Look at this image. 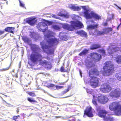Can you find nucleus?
Segmentation results:
<instances>
[{"label": "nucleus", "mask_w": 121, "mask_h": 121, "mask_svg": "<svg viewBox=\"0 0 121 121\" xmlns=\"http://www.w3.org/2000/svg\"><path fill=\"white\" fill-rule=\"evenodd\" d=\"M52 28L54 30H59L61 28L59 26L57 25H53Z\"/></svg>", "instance_id": "32"}, {"label": "nucleus", "mask_w": 121, "mask_h": 121, "mask_svg": "<svg viewBox=\"0 0 121 121\" xmlns=\"http://www.w3.org/2000/svg\"><path fill=\"white\" fill-rule=\"evenodd\" d=\"M96 31H97V33L96 35V36H99V35H104V33L103 31H100L97 30Z\"/></svg>", "instance_id": "34"}, {"label": "nucleus", "mask_w": 121, "mask_h": 121, "mask_svg": "<svg viewBox=\"0 0 121 121\" xmlns=\"http://www.w3.org/2000/svg\"><path fill=\"white\" fill-rule=\"evenodd\" d=\"M27 100L30 102L32 103L33 104L34 103H38V102L35 100L33 99L32 98H28L27 99Z\"/></svg>", "instance_id": "31"}, {"label": "nucleus", "mask_w": 121, "mask_h": 121, "mask_svg": "<svg viewBox=\"0 0 121 121\" xmlns=\"http://www.w3.org/2000/svg\"><path fill=\"white\" fill-rule=\"evenodd\" d=\"M58 15L62 17H64L66 18H68V16L66 14H62L61 13H59L58 14Z\"/></svg>", "instance_id": "37"}, {"label": "nucleus", "mask_w": 121, "mask_h": 121, "mask_svg": "<svg viewBox=\"0 0 121 121\" xmlns=\"http://www.w3.org/2000/svg\"><path fill=\"white\" fill-rule=\"evenodd\" d=\"M63 27L65 29L71 31L74 30L75 29L74 26L72 24L71 25L64 24L63 25Z\"/></svg>", "instance_id": "13"}, {"label": "nucleus", "mask_w": 121, "mask_h": 121, "mask_svg": "<svg viewBox=\"0 0 121 121\" xmlns=\"http://www.w3.org/2000/svg\"><path fill=\"white\" fill-rule=\"evenodd\" d=\"M19 3H20V5L21 6H22V7H23L24 6V4H23L22 3L21 1L19 0Z\"/></svg>", "instance_id": "49"}, {"label": "nucleus", "mask_w": 121, "mask_h": 121, "mask_svg": "<svg viewBox=\"0 0 121 121\" xmlns=\"http://www.w3.org/2000/svg\"><path fill=\"white\" fill-rule=\"evenodd\" d=\"M27 93L30 96L32 97H34L36 96L35 94L33 92H28Z\"/></svg>", "instance_id": "35"}, {"label": "nucleus", "mask_w": 121, "mask_h": 121, "mask_svg": "<svg viewBox=\"0 0 121 121\" xmlns=\"http://www.w3.org/2000/svg\"><path fill=\"white\" fill-rule=\"evenodd\" d=\"M15 77L16 78H17L18 77L17 74L16 73V74L15 76Z\"/></svg>", "instance_id": "51"}, {"label": "nucleus", "mask_w": 121, "mask_h": 121, "mask_svg": "<svg viewBox=\"0 0 121 121\" xmlns=\"http://www.w3.org/2000/svg\"><path fill=\"white\" fill-rule=\"evenodd\" d=\"M80 74H81V72L80 71Z\"/></svg>", "instance_id": "57"}, {"label": "nucleus", "mask_w": 121, "mask_h": 121, "mask_svg": "<svg viewBox=\"0 0 121 121\" xmlns=\"http://www.w3.org/2000/svg\"><path fill=\"white\" fill-rule=\"evenodd\" d=\"M4 31L0 30V35L3 34L4 33Z\"/></svg>", "instance_id": "50"}, {"label": "nucleus", "mask_w": 121, "mask_h": 121, "mask_svg": "<svg viewBox=\"0 0 121 121\" xmlns=\"http://www.w3.org/2000/svg\"><path fill=\"white\" fill-rule=\"evenodd\" d=\"M121 94V90L119 88H117L111 91L109 94V95L112 97L117 98L120 97Z\"/></svg>", "instance_id": "8"}, {"label": "nucleus", "mask_w": 121, "mask_h": 121, "mask_svg": "<svg viewBox=\"0 0 121 121\" xmlns=\"http://www.w3.org/2000/svg\"><path fill=\"white\" fill-rule=\"evenodd\" d=\"M26 22L30 25L33 26L35 24L36 21L34 18L29 17L26 19Z\"/></svg>", "instance_id": "14"}, {"label": "nucleus", "mask_w": 121, "mask_h": 121, "mask_svg": "<svg viewBox=\"0 0 121 121\" xmlns=\"http://www.w3.org/2000/svg\"><path fill=\"white\" fill-rule=\"evenodd\" d=\"M81 7L84 10L86 11H87L88 12V10L87 9L86 6H82Z\"/></svg>", "instance_id": "43"}, {"label": "nucleus", "mask_w": 121, "mask_h": 121, "mask_svg": "<svg viewBox=\"0 0 121 121\" xmlns=\"http://www.w3.org/2000/svg\"><path fill=\"white\" fill-rule=\"evenodd\" d=\"M0 7H1V9H2V7H1V6H0Z\"/></svg>", "instance_id": "58"}, {"label": "nucleus", "mask_w": 121, "mask_h": 121, "mask_svg": "<svg viewBox=\"0 0 121 121\" xmlns=\"http://www.w3.org/2000/svg\"><path fill=\"white\" fill-rule=\"evenodd\" d=\"M115 60L118 64H121V56L118 55L115 57Z\"/></svg>", "instance_id": "25"}, {"label": "nucleus", "mask_w": 121, "mask_h": 121, "mask_svg": "<svg viewBox=\"0 0 121 121\" xmlns=\"http://www.w3.org/2000/svg\"><path fill=\"white\" fill-rule=\"evenodd\" d=\"M4 30L6 32L13 34L15 30V27H8L5 28Z\"/></svg>", "instance_id": "17"}, {"label": "nucleus", "mask_w": 121, "mask_h": 121, "mask_svg": "<svg viewBox=\"0 0 121 121\" xmlns=\"http://www.w3.org/2000/svg\"><path fill=\"white\" fill-rule=\"evenodd\" d=\"M120 73H117L115 75V76L119 81H121V76Z\"/></svg>", "instance_id": "33"}, {"label": "nucleus", "mask_w": 121, "mask_h": 121, "mask_svg": "<svg viewBox=\"0 0 121 121\" xmlns=\"http://www.w3.org/2000/svg\"><path fill=\"white\" fill-rule=\"evenodd\" d=\"M67 37L66 35H64L61 37V38L62 40L66 41L68 40Z\"/></svg>", "instance_id": "36"}, {"label": "nucleus", "mask_w": 121, "mask_h": 121, "mask_svg": "<svg viewBox=\"0 0 121 121\" xmlns=\"http://www.w3.org/2000/svg\"><path fill=\"white\" fill-rule=\"evenodd\" d=\"M112 88L108 84L105 83L101 86L99 90L101 91L104 93H108L110 91Z\"/></svg>", "instance_id": "6"}, {"label": "nucleus", "mask_w": 121, "mask_h": 121, "mask_svg": "<svg viewBox=\"0 0 121 121\" xmlns=\"http://www.w3.org/2000/svg\"><path fill=\"white\" fill-rule=\"evenodd\" d=\"M71 23L74 26L75 28V27H82L83 26V24L80 22L78 21L75 22L72 21Z\"/></svg>", "instance_id": "16"}, {"label": "nucleus", "mask_w": 121, "mask_h": 121, "mask_svg": "<svg viewBox=\"0 0 121 121\" xmlns=\"http://www.w3.org/2000/svg\"><path fill=\"white\" fill-rule=\"evenodd\" d=\"M13 72H14V70L13 71Z\"/></svg>", "instance_id": "59"}, {"label": "nucleus", "mask_w": 121, "mask_h": 121, "mask_svg": "<svg viewBox=\"0 0 121 121\" xmlns=\"http://www.w3.org/2000/svg\"><path fill=\"white\" fill-rule=\"evenodd\" d=\"M98 25L97 24L90 25L87 26V28L88 30L93 29L97 28Z\"/></svg>", "instance_id": "23"}, {"label": "nucleus", "mask_w": 121, "mask_h": 121, "mask_svg": "<svg viewBox=\"0 0 121 121\" xmlns=\"http://www.w3.org/2000/svg\"><path fill=\"white\" fill-rule=\"evenodd\" d=\"M85 115L90 117L93 116V115L91 107H87L85 109L84 113V115Z\"/></svg>", "instance_id": "12"}, {"label": "nucleus", "mask_w": 121, "mask_h": 121, "mask_svg": "<svg viewBox=\"0 0 121 121\" xmlns=\"http://www.w3.org/2000/svg\"><path fill=\"white\" fill-rule=\"evenodd\" d=\"M103 67V74L104 76L111 75L114 71L115 68L114 65L112 62L110 61H106L104 64Z\"/></svg>", "instance_id": "3"}, {"label": "nucleus", "mask_w": 121, "mask_h": 121, "mask_svg": "<svg viewBox=\"0 0 121 121\" xmlns=\"http://www.w3.org/2000/svg\"><path fill=\"white\" fill-rule=\"evenodd\" d=\"M40 44L42 48L43 49H47L49 48V47L48 45L45 44V43L43 41L41 42Z\"/></svg>", "instance_id": "22"}, {"label": "nucleus", "mask_w": 121, "mask_h": 121, "mask_svg": "<svg viewBox=\"0 0 121 121\" xmlns=\"http://www.w3.org/2000/svg\"><path fill=\"white\" fill-rule=\"evenodd\" d=\"M70 8L74 11H79L81 9V8L79 6H76L74 5H72L70 7Z\"/></svg>", "instance_id": "21"}, {"label": "nucleus", "mask_w": 121, "mask_h": 121, "mask_svg": "<svg viewBox=\"0 0 121 121\" xmlns=\"http://www.w3.org/2000/svg\"><path fill=\"white\" fill-rule=\"evenodd\" d=\"M108 51H109L110 50L112 51V52H116L118 51H119L120 50L119 48L116 47H113L112 48H109L108 49Z\"/></svg>", "instance_id": "27"}, {"label": "nucleus", "mask_w": 121, "mask_h": 121, "mask_svg": "<svg viewBox=\"0 0 121 121\" xmlns=\"http://www.w3.org/2000/svg\"><path fill=\"white\" fill-rule=\"evenodd\" d=\"M108 98L104 95L98 96L97 97L98 102L101 104H105L108 102Z\"/></svg>", "instance_id": "9"}, {"label": "nucleus", "mask_w": 121, "mask_h": 121, "mask_svg": "<svg viewBox=\"0 0 121 121\" xmlns=\"http://www.w3.org/2000/svg\"><path fill=\"white\" fill-rule=\"evenodd\" d=\"M108 23L107 21H106L105 22L103 23L102 25L104 26H107L108 25Z\"/></svg>", "instance_id": "47"}, {"label": "nucleus", "mask_w": 121, "mask_h": 121, "mask_svg": "<svg viewBox=\"0 0 121 121\" xmlns=\"http://www.w3.org/2000/svg\"><path fill=\"white\" fill-rule=\"evenodd\" d=\"M120 27V26H119L118 25V26H117V30H118V28L119 27Z\"/></svg>", "instance_id": "53"}, {"label": "nucleus", "mask_w": 121, "mask_h": 121, "mask_svg": "<svg viewBox=\"0 0 121 121\" xmlns=\"http://www.w3.org/2000/svg\"><path fill=\"white\" fill-rule=\"evenodd\" d=\"M114 14H112V18H108L107 19L106 21L107 22L108 21H111L112 19H113L114 18Z\"/></svg>", "instance_id": "41"}, {"label": "nucleus", "mask_w": 121, "mask_h": 121, "mask_svg": "<svg viewBox=\"0 0 121 121\" xmlns=\"http://www.w3.org/2000/svg\"><path fill=\"white\" fill-rule=\"evenodd\" d=\"M76 33L78 35H80L82 37H84L86 38L87 36V33L82 30L78 31Z\"/></svg>", "instance_id": "18"}, {"label": "nucleus", "mask_w": 121, "mask_h": 121, "mask_svg": "<svg viewBox=\"0 0 121 121\" xmlns=\"http://www.w3.org/2000/svg\"><path fill=\"white\" fill-rule=\"evenodd\" d=\"M55 86L56 87V89L62 88H63V86Z\"/></svg>", "instance_id": "46"}, {"label": "nucleus", "mask_w": 121, "mask_h": 121, "mask_svg": "<svg viewBox=\"0 0 121 121\" xmlns=\"http://www.w3.org/2000/svg\"><path fill=\"white\" fill-rule=\"evenodd\" d=\"M107 113V111L104 110H100L98 113V115L100 117L103 119L106 117V115Z\"/></svg>", "instance_id": "15"}, {"label": "nucleus", "mask_w": 121, "mask_h": 121, "mask_svg": "<svg viewBox=\"0 0 121 121\" xmlns=\"http://www.w3.org/2000/svg\"><path fill=\"white\" fill-rule=\"evenodd\" d=\"M99 51L103 55H105V51L103 49L99 50Z\"/></svg>", "instance_id": "38"}, {"label": "nucleus", "mask_w": 121, "mask_h": 121, "mask_svg": "<svg viewBox=\"0 0 121 121\" xmlns=\"http://www.w3.org/2000/svg\"><path fill=\"white\" fill-rule=\"evenodd\" d=\"M95 98V96L93 95V99L92 100V102L93 104L96 106L98 104L97 102V100Z\"/></svg>", "instance_id": "30"}, {"label": "nucleus", "mask_w": 121, "mask_h": 121, "mask_svg": "<svg viewBox=\"0 0 121 121\" xmlns=\"http://www.w3.org/2000/svg\"><path fill=\"white\" fill-rule=\"evenodd\" d=\"M86 90L87 92L89 93H90V94H92V91H91L90 90L88 89H86Z\"/></svg>", "instance_id": "44"}, {"label": "nucleus", "mask_w": 121, "mask_h": 121, "mask_svg": "<svg viewBox=\"0 0 121 121\" xmlns=\"http://www.w3.org/2000/svg\"><path fill=\"white\" fill-rule=\"evenodd\" d=\"M88 52V50L87 49H85L80 52L79 54V55L80 56L83 55H86Z\"/></svg>", "instance_id": "24"}, {"label": "nucleus", "mask_w": 121, "mask_h": 121, "mask_svg": "<svg viewBox=\"0 0 121 121\" xmlns=\"http://www.w3.org/2000/svg\"><path fill=\"white\" fill-rule=\"evenodd\" d=\"M37 50H34L30 56V60L31 62H29V64L31 66H34V64H37L38 61H39V65H47V68L50 69L52 67L50 63L48 64V61L46 60H42V56L39 53L40 49L38 48H35Z\"/></svg>", "instance_id": "1"}, {"label": "nucleus", "mask_w": 121, "mask_h": 121, "mask_svg": "<svg viewBox=\"0 0 121 121\" xmlns=\"http://www.w3.org/2000/svg\"><path fill=\"white\" fill-rule=\"evenodd\" d=\"M84 17L87 19L93 18L95 20H101V17L99 15L92 12L89 13L87 11H84Z\"/></svg>", "instance_id": "5"}, {"label": "nucleus", "mask_w": 121, "mask_h": 121, "mask_svg": "<svg viewBox=\"0 0 121 121\" xmlns=\"http://www.w3.org/2000/svg\"><path fill=\"white\" fill-rule=\"evenodd\" d=\"M22 39L26 43H29L31 42V40L27 37L23 36L22 37Z\"/></svg>", "instance_id": "19"}, {"label": "nucleus", "mask_w": 121, "mask_h": 121, "mask_svg": "<svg viewBox=\"0 0 121 121\" xmlns=\"http://www.w3.org/2000/svg\"><path fill=\"white\" fill-rule=\"evenodd\" d=\"M10 66V65L8 67L4 68H3L2 69V70L3 71H5L6 70H7L9 69V68Z\"/></svg>", "instance_id": "45"}, {"label": "nucleus", "mask_w": 121, "mask_h": 121, "mask_svg": "<svg viewBox=\"0 0 121 121\" xmlns=\"http://www.w3.org/2000/svg\"><path fill=\"white\" fill-rule=\"evenodd\" d=\"M47 24L49 25L50 24V22L48 21H46L45 22L42 23L40 27L42 32H44L47 30Z\"/></svg>", "instance_id": "11"}, {"label": "nucleus", "mask_w": 121, "mask_h": 121, "mask_svg": "<svg viewBox=\"0 0 121 121\" xmlns=\"http://www.w3.org/2000/svg\"><path fill=\"white\" fill-rule=\"evenodd\" d=\"M120 21L121 22V18H120Z\"/></svg>", "instance_id": "56"}, {"label": "nucleus", "mask_w": 121, "mask_h": 121, "mask_svg": "<svg viewBox=\"0 0 121 121\" xmlns=\"http://www.w3.org/2000/svg\"><path fill=\"white\" fill-rule=\"evenodd\" d=\"M54 53V51H51L50 50H49V54H53Z\"/></svg>", "instance_id": "48"}, {"label": "nucleus", "mask_w": 121, "mask_h": 121, "mask_svg": "<svg viewBox=\"0 0 121 121\" xmlns=\"http://www.w3.org/2000/svg\"><path fill=\"white\" fill-rule=\"evenodd\" d=\"M104 121H113V118L111 117H106L104 119Z\"/></svg>", "instance_id": "28"}, {"label": "nucleus", "mask_w": 121, "mask_h": 121, "mask_svg": "<svg viewBox=\"0 0 121 121\" xmlns=\"http://www.w3.org/2000/svg\"><path fill=\"white\" fill-rule=\"evenodd\" d=\"M109 108L111 110L115 111L118 115H121V105L119 102H115L112 103L110 104Z\"/></svg>", "instance_id": "4"}, {"label": "nucleus", "mask_w": 121, "mask_h": 121, "mask_svg": "<svg viewBox=\"0 0 121 121\" xmlns=\"http://www.w3.org/2000/svg\"><path fill=\"white\" fill-rule=\"evenodd\" d=\"M120 27H121V23L119 25Z\"/></svg>", "instance_id": "54"}, {"label": "nucleus", "mask_w": 121, "mask_h": 121, "mask_svg": "<svg viewBox=\"0 0 121 121\" xmlns=\"http://www.w3.org/2000/svg\"><path fill=\"white\" fill-rule=\"evenodd\" d=\"M4 95L6 97H7L8 96L7 95Z\"/></svg>", "instance_id": "55"}, {"label": "nucleus", "mask_w": 121, "mask_h": 121, "mask_svg": "<svg viewBox=\"0 0 121 121\" xmlns=\"http://www.w3.org/2000/svg\"><path fill=\"white\" fill-rule=\"evenodd\" d=\"M112 29L109 27L105 28L103 29V31L104 34H107L109 32L112 31Z\"/></svg>", "instance_id": "20"}, {"label": "nucleus", "mask_w": 121, "mask_h": 121, "mask_svg": "<svg viewBox=\"0 0 121 121\" xmlns=\"http://www.w3.org/2000/svg\"><path fill=\"white\" fill-rule=\"evenodd\" d=\"M101 47V45H100L97 44H93L91 48V49L93 50L96 49L97 48Z\"/></svg>", "instance_id": "26"}, {"label": "nucleus", "mask_w": 121, "mask_h": 121, "mask_svg": "<svg viewBox=\"0 0 121 121\" xmlns=\"http://www.w3.org/2000/svg\"><path fill=\"white\" fill-rule=\"evenodd\" d=\"M55 85L52 84H50L49 85H48L47 86H46L48 88L50 87H54L55 86Z\"/></svg>", "instance_id": "42"}, {"label": "nucleus", "mask_w": 121, "mask_h": 121, "mask_svg": "<svg viewBox=\"0 0 121 121\" xmlns=\"http://www.w3.org/2000/svg\"><path fill=\"white\" fill-rule=\"evenodd\" d=\"M16 111L17 112V113H18V112H19V110L18 109H17L16 110Z\"/></svg>", "instance_id": "52"}, {"label": "nucleus", "mask_w": 121, "mask_h": 121, "mask_svg": "<svg viewBox=\"0 0 121 121\" xmlns=\"http://www.w3.org/2000/svg\"><path fill=\"white\" fill-rule=\"evenodd\" d=\"M71 89V87L69 86H68V88L66 90H65L64 91H63V93L64 94H65L70 89Z\"/></svg>", "instance_id": "40"}, {"label": "nucleus", "mask_w": 121, "mask_h": 121, "mask_svg": "<svg viewBox=\"0 0 121 121\" xmlns=\"http://www.w3.org/2000/svg\"><path fill=\"white\" fill-rule=\"evenodd\" d=\"M99 71L95 68L91 69L89 71V75L91 78V85L93 88H95L98 86L99 78L95 76H99Z\"/></svg>", "instance_id": "2"}, {"label": "nucleus", "mask_w": 121, "mask_h": 121, "mask_svg": "<svg viewBox=\"0 0 121 121\" xmlns=\"http://www.w3.org/2000/svg\"><path fill=\"white\" fill-rule=\"evenodd\" d=\"M47 42L50 47L56 45L58 43L57 40L55 38L49 39Z\"/></svg>", "instance_id": "10"}, {"label": "nucleus", "mask_w": 121, "mask_h": 121, "mask_svg": "<svg viewBox=\"0 0 121 121\" xmlns=\"http://www.w3.org/2000/svg\"><path fill=\"white\" fill-rule=\"evenodd\" d=\"M90 56L95 62L99 61L102 58L101 55L96 52H93L91 53Z\"/></svg>", "instance_id": "7"}, {"label": "nucleus", "mask_w": 121, "mask_h": 121, "mask_svg": "<svg viewBox=\"0 0 121 121\" xmlns=\"http://www.w3.org/2000/svg\"><path fill=\"white\" fill-rule=\"evenodd\" d=\"M18 117L20 118V116L19 115L14 116L13 117L12 119L15 121H17V119L18 118Z\"/></svg>", "instance_id": "39"}, {"label": "nucleus", "mask_w": 121, "mask_h": 121, "mask_svg": "<svg viewBox=\"0 0 121 121\" xmlns=\"http://www.w3.org/2000/svg\"><path fill=\"white\" fill-rule=\"evenodd\" d=\"M60 71L61 72H67L69 73L70 71V69H67L65 70L64 67L63 66H61L60 68Z\"/></svg>", "instance_id": "29"}]
</instances>
